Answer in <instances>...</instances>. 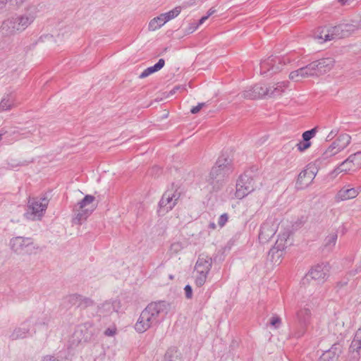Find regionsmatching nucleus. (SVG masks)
<instances>
[{
    "instance_id": "f257e3e1",
    "label": "nucleus",
    "mask_w": 361,
    "mask_h": 361,
    "mask_svg": "<svg viewBox=\"0 0 361 361\" xmlns=\"http://www.w3.org/2000/svg\"><path fill=\"white\" fill-rule=\"evenodd\" d=\"M40 13L38 5L27 6L22 13L4 20L0 26V35L3 37H11L25 31L30 26Z\"/></svg>"
},
{
    "instance_id": "f03ea898",
    "label": "nucleus",
    "mask_w": 361,
    "mask_h": 361,
    "mask_svg": "<svg viewBox=\"0 0 361 361\" xmlns=\"http://www.w3.org/2000/svg\"><path fill=\"white\" fill-rule=\"evenodd\" d=\"M169 305L164 301L149 304L141 312L135 324V330L144 333L158 322L160 314L167 313Z\"/></svg>"
},
{
    "instance_id": "7ed1b4c3",
    "label": "nucleus",
    "mask_w": 361,
    "mask_h": 361,
    "mask_svg": "<svg viewBox=\"0 0 361 361\" xmlns=\"http://www.w3.org/2000/svg\"><path fill=\"white\" fill-rule=\"evenodd\" d=\"M232 171L231 161L224 157L219 158L209 173L208 179H207L208 184L201 187V189L208 192L219 190Z\"/></svg>"
},
{
    "instance_id": "20e7f679",
    "label": "nucleus",
    "mask_w": 361,
    "mask_h": 361,
    "mask_svg": "<svg viewBox=\"0 0 361 361\" xmlns=\"http://www.w3.org/2000/svg\"><path fill=\"white\" fill-rule=\"evenodd\" d=\"M96 207L95 197L90 195H85L73 207V223L79 225L82 224L91 215Z\"/></svg>"
},
{
    "instance_id": "39448f33",
    "label": "nucleus",
    "mask_w": 361,
    "mask_h": 361,
    "mask_svg": "<svg viewBox=\"0 0 361 361\" xmlns=\"http://www.w3.org/2000/svg\"><path fill=\"white\" fill-rule=\"evenodd\" d=\"M212 259L207 255L200 254L196 261L194 269L195 283L197 286H202L212 267Z\"/></svg>"
},
{
    "instance_id": "423d86ee",
    "label": "nucleus",
    "mask_w": 361,
    "mask_h": 361,
    "mask_svg": "<svg viewBox=\"0 0 361 361\" xmlns=\"http://www.w3.org/2000/svg\"><path fill=\"white\" fill-rule=\"evenodd\" d=\"M48 204L49 200L45 197L30 198L25 216L32 221L41 220L44 215Z\"/></svg>"
},
{
    "instance_id": "0eeeda50",
    "label": "nucleus",
    "mask_w": 361,
    "mask_h": 361,
    "mask_svg": "<svg viewBox=\"0 0 361 361\" xmlns=\"http://www.w3.org/2000/svg\"><path fill=\"white\" fill-rule=\"evenodd\" d=\"M290 236L289 230L280 232L274 246L270 250L269 255L275 264H279L281 262L286 248L292 245Z\"/></svg>"
},
{
    "instance_id": "6e6552de",
    "label": "nucleus",
    "mask_w": 361,
    "mask_h": 361,
    "mask_svg": "<svg viewBox=\"0 0 361 361\" xmlns=\"http://www.w3.org/2000/svg\"><path fill=\"white\" fill-rule=\"evenodd\" d=\"M9 246L11 250L18 255H31L36 250L32 238L21 236L11 238Z\"/></svg>"
},
{
    "instance_id": "1a4fd4ad",
    "label": "nucleus",
    "mask_w": 361,
    "mask_h": 361,
    "mask_svg": "<svg viewBox=\"0 0 361 361\" xmlns=\"http://www.w3.org/2000/svg\"><path fill=\"white\" fill-rule=\"evenodd\" d=\"M279 226V221L276 219H269L260 227L259 240L262 244H266L275 235Z\"/></svg>"
},
{
    "instance_id": "9d476101",
    "label": "nucleus",
    "mask_w": 361,
    "mask_h": 361,
    "mask_svg": "<svg viewBox=\"0 0 361 361\" xmlns=\"http://www.w3.org/2000/svg\"><path fill=\"white\" fill-rule=\"evenodd\" d=\"M342 27H321L314 33V39L319 43L333 40L338 35H342Z\"/></svg>"
},
{
    "instance_id": "9b49d317",
    "label": "nucleus",
    "mask_w": 361,
    "mask_h": 361,
    "mask_svg": "<svg viewBox=\"0 0 361 361\" xmlns=\"http://www.w3.org/2000/svg\"><path fill=\"white\" fill-rule=\"evenodd\" d=\"M290 62V59L285 57L283 59L280 57L269 58L261 63V74H266L269 71L272 73L280 71L283 65Z\"/></svg>"
},
{
    "instance_id": "f8f14e48",
    "label": "nucleus",
    "mask_w": 361,
    "mask_h": 361,
    "mask_svg": "<svg viewBox=\"0 0 361 361\" xmlns=\"http://www.w3.org/2000/svg\"><path fill=\"white\" fill-rule=\"evenodd\" d=\"M255 189L253 179L246 174L240 176L236 184L235 193L238 199H243Z\"/></svg>"
},
{
    "instance_id": "ddd939ff",
    "label": "nucleus",
    "mask_w": 361,
    "mask_h": 361,
    "mask_svg": "<svg viewBox=\"0 0 361 361\" xmlns=\"http://www.w3.org/2000/svg\"><path fill=\"white\" fill-rule=\"evenodd\" d=\"M361 192V187H354L351 184L342 186L334 196V201L337 203L356 198Z\"/></svg>"
},
{
    "instance_id": "4468645a",
    "label": "nucleus",
    "mask_w": 361,
    "mask_h": 361,
    "mask_svg": "<svg viewBox=\"0 0 361 361\" xmlns=\"http://www.w3.org/2000/svg\"><path fill=\"white\" fill-rule=\"evenodd\" d=\"M329 276V267L326 264H317L313 267L306 274L305 278L308 281L312 279L319 283L324 282Z\"/></svg>"
},
{
    "instance_id": "2eb2a0df",
    "label": "nucleus",
    "mask_w": 361,
    "mask_h": 361,
    "mask_svg": "<svg viewBox=\"0 0 361 361\" xmlns=\"http://www.w3.org/2000/svg\"><path fill=\"white\" fill-rule=\"evenodd\" d=\"M335 61L332 58H325L310 63L315 76L322 75L329 72L334 67Z\"/></svg>"
},
{
    "instance_id": "dca6fc26",
    "label": "nucleus",
    "mask_w": 361,
    "mask_h": 361,
    "mask_svg": "<svg viewBox=\"0 0 361 361\" xmlns=\"http://www.w3.org/2000/svg\"><path fill=\"white\" fill-rule=\"evenodd\" d=\"M351 142V136L346 133L341 134L328 147L334 156L343 151Z\"/></svg>"
},
{
    "instance_id": "f3484780",
    "label": "nucleus",
    "mask_w": 361,
    "mask_h": 361,
    "mask_svg": "<svg viewBox=\"0 0 361 361\" xmlns=\"http://www.w3.org/2000/svg\"><path fill=\"white\" fill-rule=\"evenodd\" d=\"M314 76L315 75L311 64L309 63L304 67L291 71L288 75V78L294 82H300L304 79Z\"/></svg>"
},
{
    "instance_id": "a211bd4d",
    "label": "nucleus",
    "mask_w": 361,
    "mask_h": 361,
    "mask_svg": "<svg viewBox=\"0 0 361 361\" xmlns=\"http://www.w3.org/2000/svg\"><path fill=\"white\" fill-rule=\"evenodd\" d=\"M178 198L179 194L175 191L165 192L159 202L160 209L166 212L171 210L176 204Z\"/></svg>"
},
{
    "instance_id": "6ab92c4d",
    "label": "nucleus",
    "mask_w": 361,
    "mask_h": 361,
    "mask_svg": "<svg viewBox=\"0 0 361 361\" xmlns=\"http://www.w3.org/2000/svg\"><path fill=\"white\" fill-rule=\"evenodd\" d=\"M121 307V302L118 300H106L98 306L97 312L101 317H108L114 312H118Z\"/></svg>"
},
{
    "instance_id": "aec40b11",
    "label": "nucleus",
    "mask_w": 361,
    "mask_h": 361,
    "mask_svg": "<svg viewBox=\"0 0 361 361\" xmlns=\"http://www.w3.org/2000/svg\"><path fill=\"white\" fill-rule=\"evenodd\" d=\"M317 172L312 167H307L302 171L298 175L297 185L300 189H304L307 187L314 179Z\"/></svg>"
},
{
    "instance_id": "412c9836",
    "label": "nucleus",
    "mask_w": 361,
    "mask_h": 361,
    "mask_svg": "<svg viewBox=\"0 0 361 361\" xmlns=\"http://www.w3.org/2000/svg\"><path fill=\"white\" fill-rule=\"evenodd\" d=\"M288 80L277 81L268 85V97L276 98L281 97L285 90L289 87Z\"/></svg>"
},
{
    "instance_id": "4be33fe9",
    "label": "nucleus",
    "mask_w": 361,
    "mask_h": 361,
    "mask_svg": "<svg viewBox=\"0 0 361 361\" xmlns=\"http://www.w3.org/2000/svg\"><path fill=\"white\" fill-rule=\"evenodd\" d=\"M341 353V346L338 344H334L329 350L325 351L320 357L321 361H336Z\"/></svg>"
},
{
    "instance_id": "5701e85b",
    "label": "nucleus",
    "mask_w": 361,
    "mask_h": 361,
    "mask_svg": "<svg viewBox=\"0 0 361 361\" xmlns=\"http://www.w3.org/2000/svg\"><path fill=\"white\" fill-rule=\"evenodd\" d=\"M16 97L13 93L4 94L0 102V110L8 111L16 106Z\"/></svg>"
},
{
    "instance_id": "b1692460",
    "label": "nucleus",
    "mask_w": 361,
    "mask_h": 361,
    "mask_svg": "<svg viewBox=\"0 0 361 361\" xmlns=\"http://www.w3.org/2000/svg\"><path fill=\"white\" fill-rule=\"evenodd\" d=\"M30 332V325L27 323L22 324L16 328L11 333L10 337L13 340L22 339L27 336Z\"/></svg>"
},
{
    "instance_id": "393cba45",
    "label": "nucleus",
    "mask_w": 361,
    "mask_h": 361,
    "mask_svg": "<svg viewBox=\"0 0 361 361\" xmlns=\"http://www.w3.org/2000/svg\"><path fill=\"white\" fill-rule=\"evenodd\" d=\"M355 171H356V169L351 164L349 159L347 158L346 159H345L343 162H341L338 166H336L334 169V173L336 175H338L342 173H348L349 172H353Z\"/></svg>"
},
{
    "instance_id": "a878e982",
    "label": "nucleus",
    "mask_w": 361,
    "mask_h": 361,
    "mask_svg": "<svg viewBox=\"0 0 361 361\" xmlns=\"http://www.w3.org/2000/svg\"><path fill=\"white\" fill-rule=\"evenodd\" d=\"M335 27H342V35H338L337 38H343L345 37L349 36L352 32H353L355 30H357L359 29L357 23L355 22V24L353 23H345V24H341L336 25Z\"/></svg>"
},
{
    "instance_id": "bb28decb",
    "label": "nucleus",
    "mask_w": 361,
    "mask_h": 361,
    "mask_svg": "<svg viewBox=\"0 0 361 361\" xmlns=\"http://www.w3.org/2000/svg\"><path fill=\"white\" fill-rule=\"evenodd\" d=\"M311 311L307 307L301 308L297 314L298 319L300 324L302 326H305L309 324L311 318Z\"/></svg>"
},
{
    "instance_id": "cd10ccee",
    "label": "nucleus",
    "mask_w": 361,
    "mask_h": 361,
    "mask_svg": "<svg viewBox=\"0 0 361 361\" xmlns=\"http://www.w3.org/2000/svg\"><path fill=\"white\" fill-rule=\"evenodd\" d=\"M165 61L163 59H160L158 62L153 66L148 67L146 68L139 76L140 78H145L149 75L159 71L164 67Z\"/></svg>"
},
{
    "instance_id": "c85d7f7f",
    "label": "nucleus",
    "mask_w": 361,
    "mask_h": 361,
    "mask_svg": "<svg viewBox=\"0 0 361 361\" xmlns=\"http://www.w3.org/2000/svg\"><path fill=\"white\" fill-rule=\"evenodd\" d=\"M165 21L161 16L160 14L159 16H157L154 18H152L149 24H148V30L149 31H155L159 28H161L164 24Z\"/></svg>"
},
{
    "instance_id": "c756f323",
    "label": "nucleus",
    "mask_w": 361,
    "mask_h": 361,
    "mask_svg": "<svg viewBox=\"0 0 361 361\" xmlns=\"http://www.w3.org/2000/svg\"><path fill=\"white\" fill-rule=\"evenodd\" d=\"M253 87L255 92L252 97H257V99L268 97V85L257 84Z\"/></svg>"
},
{
    "instance_id": "7c9ffc66",
    "label": "nucleus",
    "mask_w": 361,
    "mask_h": 361,
    "mask_svg": "<svg viewBox=\"0 0 361 361\" xmlns=\"http://www.w3.org/2000/svg\"><path fill=\"white\" fill-rule=\"evenodd\" d=\"M335 156L330 151V149L327 147L321 154V156L316 160V163H317L319 166L326 164L330 162L331 159Z\"/></svg>"
},
{
    "instance_id": "2f4dec72",
    "label": "nucleus",
    "mask_w": 361,
    "mask_h": 361,
    "mask_svg": "<svg viewBox=\"0 0 361 361\" xmlns=\"http://www.w3.org/2000/svg\"><path fill=\"white\" fill-rule=\"evenodd\" d=\"M344 321L343 318L337 317L334 323L330 325V329L335 334H341L344 329Z\"/></svg>"
},
{
    "instance_id": "473e14b6",
    "label": "nucleus",
    "mask_w": 361,
    "mask_h": 361,
    "mask_svg": "<svg viewBox=\"0 0 361 361\" xmlns=\"http://www.w3.org/2000/svg\"><path fill=\"white\" fill-rule=\"evenodd\" d=\"M338 239V233L332 232L329 233L324 239V245L325 247L331 250L336 245Z\"/></svg>"
},
{
    "instance_id": "72a5a7b5",
    "label": "nucleus",
    "mask_w": 361,
    "mask_h": 361,
    "mask_svg": "<svg viewBox=\"0 0 361 361\" xmlns=\"http://www.w3.org/2000/svg\"><path fill=\"white\" fill-rule=\"evenodd\" d=\"M348 158L356 171L361 169V151L350 154Z\"/></svg>"
},
{
    "instance_id": "f704fd0d",
    "label": "nucleus",
    "mask_w": 361,
    "mask_h": 361,
    "mask_svg": "<svg viewBox=\"0 0 361 361\" xmlns=\"http://www.w3.org/2000/svg\"><path fill=\"white\" fill-rule=\"evenodd\" d=\"M180 7H176L175 8H173L166 13H161V16H162L165 23H166L169 20L177 17L180 14Z\"/></svg>"
},
{
    "instance_id": "c9c22d12",
    "label": "nucleus",
    "mask_w": 361,
    "mask_h": 361,
    "mask_svg": "<svg viewBox=\"0 0 361 361\" xmlns=\"http://www.w3.org/2000/svg\"><path fill=\"white\" fill-rule=\"evenodd\" d=\"M185 247V244L180 241L171 243L169 251L171 254L177 255Z\"/></svg>"
},
{
    "instance_id": "e433bc0d",
    "label": "nucleus",
    "mask_w": 361,
    "mask_h": 361,
    "mask_svg": "<svg viewBox=\"0 0 361 361\" xmlns=\"http://www.w3.org/2000/svg\"><path fill=\"white\" fill-rule=\"evenodd\" d=\"M316 132H317L316 128H312L310 130H307V131L304 132L302 135L303 141L310 142V140L315 135Z\"/></svg>"
},
{
    "instance_id": "4c0bfd02",
    "label": "nucleus",
    "mask_w": 361,
    "mask_h": 361,
    "mask_svg": "<svg viewBox=\"0 0 361 361\" xmlns=\"http://www.w3.org/2000/svg\"><path fill=\"white\" fill-rule=\"evenodd\" d=\"M254 92H255V88H254V87H251L249 89L244 90L242 92V97L245 99H257V97L252 96V94H254Z\"/></svg>"
},
{
    "instance_id": "58836bf2",
    "label": "nucleus",
    "mask_w": 361,
    "mask_h": 361,
    "mask_svg": "<svg viewBox=\"0 0 361 361\" xmlns=\"http://www.w3.org/2000/svg\"><path fill=\"white\" fill-rule=\"evenodd\" d=\"M23 1L24 0H0V10L4 9L8 3L13 5H18L22 4Z\"/></svg>"
},
{
    "instance_id": "ea45409f",
    "label": "nucleus",
    "mask_w": 361,
    "mask_h": 361,
    "mask_svg": "<svg viewBox=\"0 0 361 361\" xmlns=\"http://www.w3.org/2000/svg\"><path fill=\"white\" fill-rule=\"evenodd\" d=\"M281 324V319L278 316H273L270 319V324L275 329H278Z\"/></svg>"
},
{
    "instance_id": "a19ab883",
    "label": "nucleus",
    "mask_w": 361,
    "mask_h": 361,
    "mask_svg": "<svg viewBox=\"0 0 361 361\" xmlns=\"http://www.w3.org/2000/svg\"><path fill=\"white\" fill-rule=\"evenodd\" d=\"M310 146H311V142H306V141L300 142L299 143L297 144L298 149L300 152H303V151L307 149Z\"/></svg>"
},
{
    "instance_id": "79ce46f5",
    "label": "nucleus",
    "mask_w": 361,
    "mask_h": 361,
    "mask_svg": "<svg viewBox=\"0 0 361 361\" xmlns=\"http://www.w3.org/2000/svg\"><path fill=\"white\" fill-rule=\"evenodd\" d=\"M228 216L227 214H221L218 220V225L220 228H222L228 221Z\"/></svg>"
},
{
    "instance_id": "37998d69",
    "label": "nucleus",
    "mask_w": 361,
    "mask_h": 361,
    "mask_svg": "<svg viewBox=\"0 0 361 361\" xmlns=\"http://www.w3.org/2000/svg\"><path fill=\"white\" fill-rule=\"evenodd\" d=\"M215 12L216 10L214 8H210L207 12V15L201 18V19L200 20V24H203L205 22V20H207L208 18Z\"/></svg>"
},
{
    "instance_id": "c03bdc74",
    "label": "nucleus",
    "mask_w": 361,
    "mask_h": 361,
    "mask_svg": "<svg viewBox=\"0 0 361 361\" xmlns=\"http://www.w3.org/2000/svg\"><path fill=\"white\" fill-rule=\"evenodd\" d=\"M354 350H359L361 348V342L360 341H356V339H353L351 343L350 346Z\"/></svg>"
},
{
    "instance_id": "a18cd8bd",
    "label": "nucleus",
    "mask_w": 361,
    "mask_h": 361,
    "mask_svg": "<svg viewBox=\"0 0 361 361\" xmlns=\"http://www.w3.org/2000/svg\"><path fill=\"white\" fill-rule=\"evenodd\" d=\"M205 105V103H199L196 106L191 109L190 112L193 114L198 113L202 108Z\"/></svg>"
},
{
    "instance_id": "49530a36",
    "label": "nucleus",
    "mask_w": 361,
    "mask_h": 361,
    "mask_svg": "<svg viewBox=\"0 0 361 361\" xmlns=\"http://www.w3.org/2000/svg\"><path fill=\"white\" fill-rule=\"evenodd\" d=\"M201 24H200V22L198 23H191L189 27H188L187 29V32L188 33H192L195 30H197V28L198 27L199 25H200Z\"/></svg>"
},
{
    "instance_id": "de8ad7c7",
    "label": "nucleus",
    "mask_w": 361,
    "mask_h": 361,
    "mask_svg": "<svg viewBox=\"0 0 361 361\" xmlns=\"http://www.w3.org/2000/svg\"><path fill=\"white\" fill-rule=\"evenodd\" d=\"M184 290H185V297L188 299L191 298L192 296V290L191 286L190 285H187V286H185Z\"/></svg>"
},
{
    "instance_id": "09e8293b",
    "label": "nucleus",
    "mask_w": 361,
    "mask_h": 361,
    "mask_svg": "<svg viewBox=\"0 0 361 361\" xmlns=\"http://www.w3.org/2000/svg\"><path fill=\"white\" fill-rule=\"evenodd\" d=\"M116 329L115 328H108L105 330L104 334L107 336H113L116 334Z\"/></svg>"
},
{
    "instance_id": "8fccbe9b",
    "label": "nucleus",
    "mask_w": 361,
    "mask_h": 361,
    "mask_svg": "<svg viewBox=\"0 0 361 361\" xmlns=\"http://www.w3.org/2000/svg\"><path fill=\"white\" fill-rule=\"evenodd\" d=\"M338 133V129H333L332 130H331V132L327 135V139H330V140L332 139L337 135Z\"/></svg>"
},
{
    "instance_id": "3c124183",
    "label": "nucleus",
    "mask_w": 361,
    "mask_h": 361,
    "mask_svg": "<svg viewBox=\"0 0 361 361\" xmlns=\"http://www.w3.org/2000/svg\"><path fill=\"white\" fill-rule=\"evenodd\" d=\"M42 361H59V360L53 356L47 355L42 358Z\"/></svg>"
},
{
    "instance_id": "603ef678",
    "label": "nucleus",
    "mask_w": 361,
    "mask_h": 361,
    "mask_svg": "<svg viewBox=\"0 0 361 361\" xmlns=\"http://www.w3.org/2000/svg\"><path fill=\"white\" fill-rule=\"evenodd\" d=\"M354 338L356 339V341H360V342H361V327L356 331Z\"/></svg>"
},
{
    "instance_id": "864d4df0",
    "label": "nucleus",
    "mask_w": 361,
    "mask_h": 361,
    "mask_svg": "<svg viewBox=\"0 0 361 361\" xmlns=\"http://www.w3.org/2000/svg\"><path fill=\"white\" fill-rule=\"evenodd\" d=\"M353 1L354 0H338V2L342 6L350 5Z\"/></svg>"
},
{
    "instance_id": "5fc2aeb1",
    "label": "nucleus",
    "mask_w": 361,
    "mask_h": 361,
    "mask_svg": "<svg viewBox=\"0 0 361 361\" xmlns=\"http://www.w3.org/2000/svg\"><path fill=\"white\" fill-rule=\"evenodd\" d=\"M82 304H86L87 305H91L93 304V301L89 298H84L82 300Z\"/></svg>"
},
{
    "instance_id": "6e6d98bb",
    "label": "nucleus",
    "mask_w": 361,
    "mask_h": 361,
    "mask_svg": "<svg viewBox=\"0 0 361 361\" xmlns=\"http://www.w3.org/2000/svg\"><path fill=\"white\" fill-rule=\"evenodd\" d=\"M209 228L210 229L214 230V229H216V224H215L214 222H211V223L209 224Z\"/></svg>"
},
{
    "instance_id": "4d7b16f0",
    "label": "nucleus",
    "mask_w": 361,
    "mask_h": 361,
    "mask_svg": "<svg viewBox=\"0 0 361 361\" xmlns=\"http://www.w3.org/2000/svg\"><path fill=\"white\" fill-rule=\"evenodd\" d=\"M357 23L359 29H361V15L360 16V20Z\"/></svg>"
},
{
    "instance_id": "13d9d810",
    "label": "nucleus",
    "mask_w": 361,
    "mask_h": 361,
    "mask_svg": "<svg viewBox=\"0 0 361 361\" xmlns=\"http://www.w3.org/2000/svg\"><path fill=\"white\" fill-rule=\"evenodd\" d=\"M178 89H179V87H175V88L173 90V93H175L176 90H178Z\"/></svg>"
},
{
    "instance_id": "bf43d9fd",
    "label": "nucleus",
    "mask_w": 361,
    "mask_h": 361,
    "mask_svg": "<svg viewBox=\"0 0 361 361\" xmlns=\"http://www.w3.org/2000/svg\"><path fill=\"white\" fill-rule=\"evenodd\" d=\"M302 334H298V335H295L296 337H300L302 336Z\"/></svg>"
},
{
    "instance_id": "052dcab7",
    "label": "nucleus",
    "mask_w": 361,
    "mask_h": 361,
    "mask_svg": "<svg viewBox=\"0 0 361 361\" xmlns=\"http://www.w3.org/2000/svg\"><path fill=\"white\" fill-rule=\"evenodd\" d=\"M1 139H2V135L0 134V141L1 140Z\"/></svg>"
}]
</instances>
